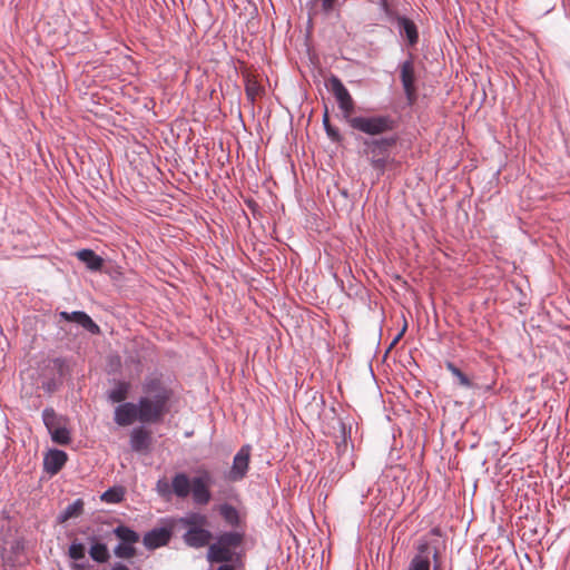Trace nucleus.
<instances>
[{
	"instance_id": "15",
	"label": "nucleus",
	"mask_w": 570,
	"mask_h": 570,
	"mask_svg": "<svg viewBox=\"0 0 570 570\" xmlns=\"http://www.w3.org/2000/svg\"><path fill=\"white\" fill-rule=\"evenodd\" d=\"M68 460V454L58 449H50L43 458V469L50 474H57L66 464Z\"/></svg>"
},
{
	"instance_id": "2",
	"label": "nucleus",
	"mask_w": 570,
	"mask_h": 570,
	"mask_svg": "<svg viewBox=\"0 0 570 570\" xmlns=\"http://www.w3.org/2000/svg\"><path fill=\"white\" fill-rule=\"evenodd\" d=\"M397 135L364 139V154L368 157L371 167L380 175H383L387 166L394 163V158L391 157V148L397 144Z\"/></svg>"
},
{
	"instance_id": "1",
	"label": "nucleus",
	"mask_w": 570,
	"mask_h": 570,
	"mask_svg": "<svg viewBox=\"0 0 570 570\" xmlns=\"http://www.w3.org/2000/svg\"><path fill=\"white\" fill-rule=\"evenodd\" d=\"M142 395L137 403L124 402L115 407L114 421L119 426H128L135 421L157 423L169 410L173 390L161 374H148L141 383Z\"/></svg>"
},
{
	"instance_id": "13",
	"label": "nucleus",
	"mask_w": 570,
	"mask_h": 570,
	"mask_svg": "<svg viewBox=\"0 0 570 570\" xmlns=\"http://www.w3.org/2000/svg\"><path fill=\"white\" fill-rule=\"evenodd\" d=\"M171 532L169 529L165 527L154 528L145 533L142 543L147 549L154 550L166 546L169 542Z\"/></svg>"
},
{
	"instance_id": "29",
	"label": "nucleus",
	"mask_w": 570,
	"mask_h": 570,
	"mask_svg": "<svg viewBox=\"0 0 570 570\" xmlns=\"http://www.w3.org/2000/svg\"><path fill=\"white\" fill-rule=\"evenodd\" d=\"M51 440L53 443L59 445H67L71 442L70 431L67 429L66 424L61 425L58 429H55L50 433Z\"/></svg>"
},
{
	"instance_id": "42",
	"label": "nucleus",
	"mask_w": 570,
	"mask_h": 570,
	"mask_svg": "<svg viewBox=\"0 0 570 570\" xmlns=\"http://www.w3.org/2000/svg\"><path fill=\"white\" fill-rule=\"evenodd\" d=\"M52 384H48L47 391H51Z\"/></svg>"
},
{
	"instance_id": "38",
	"label": "nucleus",
	"mask_w": 570,
	"mask_h": 570,
	"mask_svg": "<svg viewBox=\"0 0 570 570\" xmlns=\"http://www.w3.org/2000/svg\"><path fill=\"white\" fill-rule=\"evenodd\" d=\"M406 330V324L403 326L402 331L396 335V337L393 340L392 344L391 345H394L400 338L401 336L404 334Z\"/></svg>"
},
{
	"instance_id": "10",
	"label": "nucleus",
	"mask_w": 570,
	"mask_h": 570,
	"mask_svg": "<svg viewBox=\"0 0 570 570\" xmlns=\"http://www.w3.org/2000/svg\"><path fill=\"white\" fill-rule=\"evenodd\" d=\"M250 456V446L248 444L243 445L233 459V465L229 471V480L237 482L243 480L248 471Z\"/></svg>"
},
{
	"instance_id": "22",
	"label": "nucleus",
	"mask_w": 570,
	"mask_h": 570,
	"mask_svg": "<svg viewBox=\"0 0 570 570\" xmlns=\"http://www.w3.org/2000/svg\"><path fill=\"white\" fill-rule=\"evenodd\" d=\"M130 390V383L124 380L116 381L115 386L107 392L111 403H124Z\"/></svg>"
},
{
	"instance_id": "34",
	"label": "nucleus",
	"mask_w": 570,
	"mask_h": 570,
	"mask_svg": "<svg viewBox=\"0 0 570 570\" xmlns=\"http://www.w3.org/2000/svg\"><path fill=\"white\" fill-rule=\"evenodd\" d=\"M342 434H343L342 441L337 442V444H336V450H337V453L340 456L348 451V443L346 440V431H345L344 424L342 425Z\"/></svg>"
},
{
	"instance_id": "39",
	"label": "nucleus",
	"mask_w": 570,
	"mask_h": 570,
	"mask_svg": "<svg viewBox=\"0 0 570 570\" xmlns=\"http://www.w3.org/2000/svg\"><path fill=\"white\" fill-rule=\"evenodd\" d=\"M246 204L253 210H255L258 207V205L254 200H247Z\"/></svg>"
},
{
	"instance_id": "21",
	"label": "nucleus",
	"mask_w": 570,
	"mask_h": 570,
	"mask_svg": "<svg viewBox=\"0 0 570 570\" xmlns=\"http://www.w3.org/2000/svg\"><path fill=\"white\" fill-rule=\"evenodd\" d=\"M171 489L177 498H187L191 492V480L185 472H178L171 479Z\"/></svg>"
},
{
	"instance_id": "16",
	"label": "nucleus",
	"mask_w": 570,
	"mask_h": 570,
	"mask_svg": "<svg viewBox=\"0 0 570 570\" xmlns=\"http://www.w3.org/2000/svg\"><path fill=\"white\" fill-rule=\"evenodd\" d=\"M129 444L134 452L147 451L151 444L150 432L144 425L134 428L130 432Z\"/></svg>"
},
{
	"instance_id": "31",
	"label": "nucleus",
	"mask_w": 570,
	"mask_h": 570,
	"mask_svg": "<svg viewBox=\"0 0 570 570\" xmlns=\"http://www.w3.org/2000/svg\"><path fill=\"white\" fill-rule=\"evenodd\" d=\"M245 92L247 98L254 102L256 97L261 94V86L255 79L247 78L245 83Z\"/></svg>"
},
{
	"instance_id": "37",
	"label": "nucleus",
	"mask_w": 570,
	"mask_h": 570,
	"mask_svg": "<svg viewBox=\"0 0 570 570\" xmlns=\"http://www.w3.org/2000/svg\"><path fill=\"white\" fill-rule=\"evenodd\" d=\"M217 570H236L233 564H228V562H222Z\"/></svg>"
},
{
	"instance_id": "41",
	"label": "nucleus",
	"mask_w": 570,
	"mask_h": 570,
	"mask_svg": "<svg viewBox=\"0 0 570 570\" xmlns=\"http://www.w3.org/2000/svg\"><path fill=\"white\" fill-rule=\"evenodd\" d=\"M52 384H48L47 391H51Z\"/></svg>"
},
{
	"instance_id": "36",
	"label": "nucleus",
	"mask_w": 570,
	"mask_h": 570,
	"mask_svg": "<svg viewBox=\"0 0 570 570\" xmlns=\"http://www.w3.org/2000/svg\"><path fill=\"white\" fill-rule=\"evenodd\" d=\"M109 570H129V568L121 562H116Z\"/></svg>"
},
{
	"instance_id": "33",
	"label": "nucleus",
	"mask_w": 570,
	"mask_h": 570,
	"mask_svg": "<svg viewBox=\"0 0 570 570\" xmlns=\"http://www.w3.org/2000/svg\"><path fill=\"white\" fill-rule=\"evenodd\" d=\"M309 2L313 4H320L322 12L328 14L335 9L338 0H311Z\"/></svg>"
},
{
	"instance_id": "27",
	"label": "nucleus",
	"mask_w": 570,
	"mask_h": 570,
	"mask_svg": "<svg viewBox=\"0 0 570 570\" xmlns=\"http://www.w3.org/2000/svg\"><path fill=\"white\" fill-rule=\"evenodd\" d=\"M180 524L186 527L187 529L190 528H202L205 527L208 522L207 517L202 513H190L188 515H185L180 518L179 520Z\"/></svg>"
},
{
	"instance_id": "25",
	"label": "nucleus",
	"mask_w": 570,
	"mask_h": 570,
	"mask_svg": "<svg viewBox=\"0 0 570 570\" xmlns=\"http://www.w3.org/2000/svg\"><path fill=\"white\" fill-rule=\"evenodd\" d=\"M42 421L48 432L50 433L55 429L63 425L66 420L62 415L57 414L52 407H46L42 411Z\"/></svg>"
},
{
	"instance_id": "35",
	"label": "nucleus",
	"mask_w": 570,
	"mask_h": 570,
	"mask_svg": "<svg viewBox=\"0 0 570 570\" xmlns=\"http://www.w3.org/2000/svg\"><path fill=\"white\" fill-rule=\"evenodd\" d=\"M53 364L58 368V372L62 375L66 361L62 357H57L53 360Z\"/></svg>"
},
{
	"instance_id": "26",
	"label": "nucleus",
	"mask_w": 570,
	"mask_h": 570,
	"mask_svg": "<svg viewBox=\"0 0 570 570\" xmlns=\"http://www.w3.org/2000/svg\"><path fill=\"white\" fill-rule=\"evenodd\" d=\"M125 498V489L121 485H115L107 489L100 497L106 503H120Z\"/></svg>"
},
{
	"instance_id": "17",
	"label": "nucleus",
	"mask_w": 570,
	"mask_h": 570,
	"mask_svg": "<svg viewBox=\"0 0 570 570\" xmlns=\"http://www.w3.org/2000/svg\"><path fill=\"white\" fill-rule=\"evenodd\" d=\"M68 557L73 560L72 570H85L88 566L86 560V546L85 543L73 540L68 548Z\"/></svg>"
},
{
	"instance_id": "23",
	"label": "nucleus",
	"mask_w": 570,
	"mask_h": 570,
	"mask_svg": "<svg viewBox=\"0 0 570 570\" xmlns=\"http://www.w3.org/2000/svg\"><path fill=\"white\" fill-rule=\"evenodd\" d=\"M375 3L387 22H395L402 16L396 8L397 0H376Z\"/></svg>"
},
{
	"instance_id": "8",
	"label": "nucleus",
	"mask_w": 570,
	"mask_h": 570,
	"mask_svg": "<svg viewBox=\"0 0 570 570\" xmlns=\"http://www.w3.org/2000/svg\"><path fill=\"white\" fill-rule=\"evenodd\" d=\"M214 482L212 473L206 469H199L197 471V475L191 478V498L193 502L196 505H207L212 499L213 494L210 491L212 484Z\"/></svg>"
},
{
	"instance_id": "5",
	"label": "nucleus",
	"mask_w": 570,
	"mask_h": 570,
	"mask_svg": "<svg viewBox=\"0 0 570 570\" xmlns=\"http://www.w3.org/2000/svg\"><path fill=\"white\" fill-rule=\"evenodd\" d=\"M407 570H441L440 551L426 538L416 541L415 553L409 562Z\"/></svg>"
},
{
	"instance_id": "18",
	"label": "nucleus",
	"mask_w": 570,
	"mask_h": 570,
	"mask_svg": "<svg viewBox=\"0 0 570 570\" xmlns=\"http://www.w3.org/2000/svg\"><path fill=\"white\" fill-rule=\"evenodd\" d=\"M89 541V557L97 563H106L110 559V553L106 543L99 541L97 537L88 538Z\"/></svg>"
},
{
	"instance_id": "4",
	"label": "nucleus",
	"mask_w": 570,
	"mask_h": 570,
	"mask_svg": "<svg viewBox=\"0 0 570 570\" xmlns=\"http://www.w3.org/2000/svg\"><path fill=\"white\" fill-rule=\"evenodd\" d=\"M348 126L357 131L376 138L393 131L397 127V120L387 114H380L373 116H355L348 119Z\"/></svg>"
},
{
	"instance_id": "11",
	"label": "nucleus",
	"mask_w": 570,
	"mask_h": 570,
	"mask_svg": "<svg viewBox=\"0 0 570 570\" xmlns=\"http://www.w3.org/2000/svg\"><path fill=\"white\" fill-rule=\"evenodd\" d=\"M58 315L61 321L75 322L90 334L97 335L100 333V327L98 324H96L92 318L83 311H62Z\"/></svg>"
},
{
	"instance_id": "30",
	"label": "nucleus",
	"mask_w": 570,
	"mask_h": 570,
	"mask_svg": "<svg viewBox=\"0 0 570 570\" xmlns=\"http://www.w3.org/2000/svg\"><path fill=\"white\" fill-rule=\"evenodd\" d=\"M323 126L326 135L332 141L338 142L342 140V135L340 130L331 125L327 111L323 116Z\"/></svg>"
},
{
	"instance_id": "3",
	"label": "nucleus",
	"mask_w": 570,
	"mask_h": 570,
	"mask_svg": "<svg viewBox=\"0 0 570 570\" xmlns=\"http://www.w3.org/2000/svg\"><path fill=\"white\" fill-rule=\"evenodd\" d=\"M244 541V532L233 529L217 535L216 542L209 546L207 551V560L215 562H232L239 559V554L233 552L232 549L239 548Z\"/></svg>"
},
{
	"instance_id": "12",
	"label": "nucleus",
	"mask_w": 570,
	"mask_h": 570,
	"mask_svg": "<svg viewBox=\"0 0 570 570\" xmlns=\"http://www.w3.org/2000/svg\"><path fill=\"white\" fill-rule=\"evenodd\" d=\"M212 538V532L204 527L187 529V531L183 534L184 543L194 549L206 547Z\"/></svg>"
},
{
	"instance_id": "24",
	"label": "nucleus",
	"mask_w": 570,
	"mask_h": 570,
	"mask_svg": "<svg viewBox=\"0 0 570 570\" xmlns=\"http://www.w3.org/2000/svg\"><path fill=\"white\" fill-rule=\"evenodd\" d=\"M445 368L452 374L455 379V384L465 389H476L478 385L474 384L466 374H464L453 362L446 361L444 363Z\"/></svg>"
},
{
	"instance_id": "32",
	"label": "nucleus",
	"mask_w": 570,
	"mask_h": 570,
	"mask_svg": "<svg viewBox=\"0 0 570 570\" xmlns=\"http://www.w3.org/2000/svg\"><path fill=\"white\" fill-rule=\"evenodd\" d=\"M156 491L163 498H169L173 494L171 483L166 479H159L156 483Z\"/></svg>"
},
{
	"instance_id": "19",
	"label": "nucleus",
	"mask_w": 570,
	"mask_h": 570,
	"mask_svg": "<svg viewBox=\"0 0 570 570\" xmlns=\"http://www.w3.org/2000/svg\"><path fill=\"white\" fill-rule=\"evenodd\" d=\"M76 256L91 272H100L104 267V258L90 248L78 250Z\"/></svg>"
},
{
	"instance_id": "43",
	"label": "nucleus",
	"mask_w": 570,
	"mask_h": 570,
	"mask_svg": "<svg viewBox=\"0 0 570 570\" xmlns=\"http://www.w3.org/2000/svg\"><path fill=\"white\" fill-rule=\"evenodd\" d=\"M491 389H492V386H491V385H488V386L485 387V390H487V391H489V390H491Z\"/></svg>"
},
{
	"instance_id": "14",
	"label": "nucleus",
	"mask_w": 570,
	"mask_h": 570,
	"mask_svg": "<svg viewBox=\"0 0 570 570\" xmlns=\"http://www.w3.org/2000/svg\"><path fill=\"white\" fill-rule=\"evenodd\" d=\"M395 22L397 23L400 36L406 40V46L410 48L415 47L420 38L415 22L406 16H401Z\"/></svg>"
},
{
	"instance_id": "6",
	"label": "nucleus",
	"mask_w": 570,
	"mask_h": 570,
	"mask_svg": "<svg viewBox=\"0 0 570 570\" xmlns=\"http://www.w3.org/2000/svg\"><path fill=\"white\" fill-rule=\"evenodd\" d=\"M112 533L119 539V543L114 548V554L120 559H131L136 556L135 544L140 537L134 529L120 524L112 530Z\"/></svg>"
},
{
	"instance_id": "9",
	"label": "nucleus",
	"mask_w": 570,
	"mask_h": 570,
	"mask_svg": "<svg viewBox=\"0 0 570 570\" xmlns=\"http://www.w3.org/2000/svg\"><path fill=\"white\" fill-rule=\"evenodd\" d=\"M328 89L334 95L344 119L348 122V119L353 118L351 114L354 111V100L350 91L342 80L334 75L328 79Z\"/></svg>"
},
{
	"instance_id": "7",
	"label": "nucleus",
	"mask_w": 570,
	"mask_h": 570,
	"mask_svg": "<svg viewBox=\"0 0 570 570\" xmlns=\"http://www.w3.org/2000/svg\"><path fill=\"white\" fill-rule=\"evenodd\" d=\"M400 80L409 105H413L417 98L416 72L414 56L409 52L407 59L401 61L397 66Z\"/></svg>"
},
{
	"instance_id": "40",
	"label": "nucleus",
	"mask_w": 570,
	"mask_h": 570,
	"mask_svg": "<svg viewBox=\"0 0 570 570\" xmlns=\"http://www.w3.org/2000/svg\"><path fill=\"white\" fill-rule=\"evenodd\" d=\"M433 534H439L440 530L438 528L432 529L431 531Z\"/></svg>"
},
{
	"instance_id": "20",
	"label": "nucleus",
	"mask_w": 570,
	"mask_h": 570,
	"mask_svg": "<svg viewBox=\"0 0 570 570\" xmlns=\"http://www.w3.org/2000/svg\"><path fill=\"white\" fill-rule=\"evenodd\" d=\"M217 512L226 525L230 527L232 529L240 528V513L234 505L226 502L222 503L217 507Z\"/></svg>"
},
{
	"instance_id": "28",
	"label": "nucleus",
	"mask_w": 570,
	"mask_h": 570,
	"mask_svg": "<svg viewBox=\"0 0 570 570\" xmlns=\"http://www.w3.org/2000/svg\"><path fill=\"white\" fill-rule=\"evenodd\" d=\"M83 502L80 499H77L72 503L68 504L63 511L58 517L59 522H66L72 517H77L82 512Z\"/></svg>"
}]
</instances>
